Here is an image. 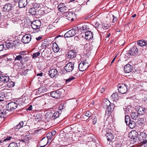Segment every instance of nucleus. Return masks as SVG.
Returning <instances> with one entry per match:
<instances>
[{
    "instance_id": "nucleus-14",
    "label": "nucleus",
    "mask_w": 147,
    "mask_h": 147,
    "mask_svg": "<svg viewBox=\"0 0 147 147\" xmlns=\"http://www.w3.org/2000/svg\"><path fill=\"white\" fill-rule=\"evenodd\" d=\"M138 134V133L136 131H131L129 134V137L130 138L135 140L134 141H136L138 138L137 136Z\"/></svg>"
},
{
    "instance_id": "nucleus-34",
    "label": "nucleus",
    "mask_w": 147,
    "mask_h": 147,
    "mask_svg": "<svg viewBox=\"0 0 147 147\" xmlns=\"http://www.w3.org/2000/svg\"><path fill=\"white\" fill-rule=\"evenodd\" d=\"M114 104L111 103V105L107 108L106 111H107L108 112H111L114 109Z\"/></svg>"
},
{
    "instance_id": "nucleus-50",
    "label": "nucleus",
    "mask_w": 147,
    "mask_h": 147,
    "mask_svg": "<svg viewBox=\"0 0 147 147\" xmlns=\"http://www.w3.org/2000/svg\"><path fill=\"white\" fill-rule=\"evenodd\" d=\"M54 138H47L48 141L49 142V144H50L51 142L54 140Z\"/></svg>"
},
{
    "instance_id": "nucleus-61",
    "label": "nucleus",
    "mask_w": 147,
    "mask_h": 147,
    "mask_svg": "<svg viewBox=\"0 0 147 147\" xmlns=\"http://www.w3.org/2000/svg\"><path fill=\"white\" fill-rule=\"evenodd\" d=\"M117 56H115L114 57V58H113V60H112L111 63V64H112V63H113V62H114L115 60V59H116V57Z\"/></svg>"
},
{
    "instance_id": "nucleus-11",
    "label": "nucleus",
    "mask_w": 147,
    "mask_h": 147,
    "mask_svg": "<svg viewBox=\"0 0 147 147\" xmlns=\"http://www.w3.org/2000/svg\"><path fill=\"white\" fill-rule=\"evenodd\" d=\"M61 92L59 90L53 91L51 92L50 94L51 97L55 98H59L61 97Z\"/></svg>"
},
{
    "instance_id": "nucleus-63",
    "label": "nucleus",
    "mask_w": 147,
    "mask_h": 147,
    "mask_svg": "<svg viewBox=\"0 0 147 147\" xmlns=\"http://www.w3.org/2000/svg\"><path fill=\"white\" fill-rule=\"evenodd\" d=\"M111 35V34L110 33H109L108 35H107L106 37L107 38H108Z\"/></svg>"
},
{
    "instance_id": "nucleus-4",
    "label": "nucleus",
    "mask_w": 147,
    "mask_h": 147,
    "mask_svg": "<svg viewBox=\"0 0 147 147\" xmlns=\"http://www.w3.org/2000/svg\"><path fill=\"white\" fill-rule=\"evenodd\" d=\"M78 29L77 27H74V28L70 30L67 32L64 35L65 37H70L74 36L76 34V30Z\"/></svg>"
},
{
    "instance_id": "nucleus-47",
    "label": "nucleus",
    "mask_w": 147,
    "mask_h": 147,
    "mask_svg": "<svg viewBox=\"0 0 147 147\" xmlns=\"http://www.w3.org/2000/svg\"><path fill=\"white\" fill-rule=\"evenodd\" d=\"M52 134L51 133V132H49L47 134V138H54L53 136H52Z\"/></svg>"
},
{
    "instance_id": "nucleus-8",
    "label": "nucleus",
    "mask_w": 147,
    "mask_h": 147,
    "mask_svg": "<svg viewBox=\"0 0 147 147\" xmlns=\"http://www.w3.org/2000/svg\"><path fill=\"white\" fill-rule=\"evenodd\" d=\"M74 67L73 63L70 62L67 63L64 67L65 70L67 72H70L72 71Z\"/></svg>"
},
{
    "instance_id": "nucleus-24",
    "label": "nucleus",
    "mask_w": 147,
    "mask_h": 147,
    "mask_svg": "<svg viewBox=\"0 0 147 147\" xmlns=\"http://www.w3.org/2000/svg\"><path fill=\"white\" fill-rule=\"evenodd\" d=\"M137 44L140 46H144L147 45V41L145 40H141L137 41Z\"/></svg>"
},
{
    "instance_id": "nucleus-43",
    "label": "nucleus",
    "mask_w": 147,
    "mask_h": 147,
    "mask_svg": "<svg viewBox=\"0 0 147 147\" xmlns=\"http://www.w3.org/2000/svg\"><path fill=\"white\" fill-rule=\"evenodd\" d=\"M91 113L89 111H87L86 112L84 116L85 117H88L87 118V119H88V118L91 116Z\"/></svg>"
},
{
    "instance_id": "nucleus-41",
    "label": "nucleus",
    "mask_w": 147,
    "mask_h": 147,
    "mask_svg": "<svg viewBox=\"0 0 147 147\" xmlns=\"http://www.w3.org/2000/svg\"><path fill=\"white\" fill-rule=\"evenodd\" d=\"M23 57L22 55H16V57L15 58V60L16 61H21L23 59Z\"/></svg>"
},
{
    "instance_id": "nucleus-23",
    "label": "nucleus",
    "mask_w": 147,
    "mask_h": 147,
    "mask_svg": "<svg viewBox=\"0 0 147 147\" xmlns=\"http://www.w3.org/2000/svg\"><path fill=\"white\" fill-rule=\"evenodd\" d=\"M38 90L37 91V93L39 94H40L41 93L45 92L47 91L46 87L43 86H41Z\"/></svg>"
},
{
    "instance_id": "nucleus-44",
    "label": "nucleus",
    "mask_w": 147,
    "mask_h": 147,
    "mask_svg": "<svg viewBox=\"0 0 147 147\" xmlns=\"http://www.w3.org/2000/svg\"><path fill=\"white\" fill-rule=\"evenodd\" d=\"M118 93L117 92H115L113 93L111 95V97L113 98H117L118 97Z\"/></svg>"
},
{
    "instance_id": "nucleus-55",
    "label": "nucleus",
    "mask_w": 147,
    "mask_h": 147,
    "mask_svg": "<svg viewBox=\"0 0 147 147\" xmlns=\"http://www.w3.org/2000/svg\"><path fill=\"white\" fill-rule=\"evenodd\" d=\"M109 27V26H107V25L105 26V25H104L103 26V28L104 29H107Z\"/></svg>"
},
{
    "instance_id": "nucleus-19",
    "label": "nucleus",
    "mask_w": 147,
    "mask_h": 147,
    "mask_svg": "<svg viewBox=\"0 0 147 147\" xmlns=\"http://www.w3.org/2000/svg\"><path fill=\"white\" fill-rule=\"evenodd\" d=\"M124 71L125 73H129L132 70V67L129 64H127L124 67Z\"/></svg>"
},
{
    "instance_id": "nucleus-40",
    "label": "nucleus",
    "mask_w": 147,
    "mask_h": 147,
    "mask_svg": "<svg viewBox=\"0 0 147 147\" xmlns=\"http://www.w3.org/2000/svg\"><path fill=\"white\" fill-rule=\"evenodd\" d=\"M8 147H18L17 143L12 142L9 144Z\"/></svg>"
},
{
    "instance_id": "nucleus-7",
    "label": "nucleus",
    "mask_w": 147,
    "mask_h": 147,
    "mask_svg": "<svg viewBox=\"0 0 147 147\" xmlns=\"http://www.w3.org/2000/svg\"><path fill=\"white\" fill-rule=\"evenodd\" d=\"M2 9L4 11L7 13L11 12L13 10L12 5L11 4L7 3L3 5Z\"/></svg>"
},
{
    "instance_id": "nucleus-28",
    "label": "nucleus",
    "mask_w": 147,
    "mask_h": 147,
    "mask_svg": "<svg viewBox=\"0 0 147 147\" xmlns=\"http://www.w3.org/2000/svg\"><path fill=\"white\" fill-rule=\"evenodd\" d=\"M45 116L46 118L50 119L52 118L53 119V111H49L47 112Z\"/></svg>"
},
{
    "instance_id": "nucleus-6",
    "label": "nucleus",
    "mask_w": 147,
    "mask_h": 147,
    "mask_svg": "<svg viewBox=\"0 0 147 147\" xmlns=\"http://www.w3.org/2000/svg\"><path fill=\"white\" fill-rule=\"evenodd\" d=\"M118 87V90L120 93L123 94L125 93L127 90V86L123 84H119Z\"/></svg>"
},
{
    "instance_id": "nucleus-51",
    "label": "nucleus",
    "mask_w": 147,
    "mask_h": 147,
    "mask_svg": "<svg viewBox=\"0 0 147 147\" xmlns=\"http://www.w3.org/2000/svg\"><path fill=\"white\" fill-rule=\"evenodd\" d=\"M113 22L114 23L117 20V18L116 17L114 16L113 15Z\"/></svg>"
},
{
    "instance_id": "nucleus-29",
    "label": "nucleus",
    "mask_w": 147,
    "mask_h": 147,
    "mask_svg": "<svg viewBox=\"0 0 147 147\" xmlns=\"http://www.w3.org/2000/svg\"><path fill=\"white\" fill-rule=\"evenodd\" d=\"M105 101H104L103 103V105L104 107V108H107L109 106L111 103L108 100L106 99L105 100Z\"/></svg>"
},
{
    "instance_id": "nucleus-62",
    "label": "nucleus",
    "mask_w": 147,
    "mask_h": 147,
    "mask_svg": "<svg viewBox=\"0 0 147 147\" xmlns=\"http://www.w3.org/2000/svg\"><path fill=\"white\" fill-rule=\"evenodd\" d=\"M91 16H86L85 17V20H87L88 19V18H90V17H91Z\"/></svg>"
},
{
    "instance_id": "nucleus-52",
    "label": "nucleus",
    "mask_w": 147,
    "mask_h": 147,
    "mask_svg": "<svg viewBox=\"0 0 147 147\" xmlns=\"http://www.w3.org/2000/svg\"><path fill=\"white\" fill-rule=\"evenodd\" d=\"M142 146L144 147H147V140L146 142H144L142 144Z\"/></svg>"
},
{
    "instance_id": "nucleus-49",
    "label": "nucleus",
    "mask_w": 147,
    "mask_h": 147,
    "mask_svg": "<svg viewBox=\"0 0 147 147\" xmlns=\"http://www.w3.org/2000/svg\"><path fill=\"white\" fill-rule=\"evenodd\" d=\"M4 48L3 44L0 45V51H3Z\"/></svg>"
},
{
    "instance_id": "nucleus-37",
    "label": "nucleus",
    "mask_w": 147,
    "mask_h": 147,
    "mask_svg": "<svg viewBox=\"0 0 147 147\" xmlns=\"http://www.w3.org/2000/svg\"><path fill=\"white\" fill-rule=\"evenodd\" d=\"M24 124L23 122V121H21L15 126V128L16 129H19L23 127Z\"/></svg>"
},
{
    "instance_id": "nucleus-58",
    "label": "nucleus",
    "mask_w": 147,
    "mask_h": 147,
    "mask_svg": "<svg viewBox=\"0 0 147 147\" xmlns=\"http://www.w3.org/2000/svg\"><path fill=\"white\" fill-rule=\"evenodd\" d=\"M25 53V51H21L20 52L19 54L20 55H23Z\"/></svg>"
},
{
    "instance_id": "nucleus-5",
    "label": "nucleus",
    "mask_w": 147,
    "mask_h": 147,
    "mask_svg": "<svg viewBox=\"0 0 147 147\" xmlns=\"http://www.w3.org/2000/svg\"><path fill=\"white\" fill-rule=\"evenodd\" d=\"M89 65L86 60L82 61L79 65V69L81 71H84L88 68Z\"/></svg>"
},
{
    "instance_id": "nucleus-38",
    "label": "nucleus",
    "mask_w": 147,
    "mask_h": 147,
    "mask_svg": "<svg viewBox=\"0 0 147 147\" xmlns=\"http://www.w3.org/2000/svg\"><path fill=\"white\" fill-rule=\"evenodd\" d=\"M53 119H55L57 118L59 115V113L58 111L54 112L53 111Z\"/></svg>"
},
{
    "instance_id": "nucleus-20",
    "label": "nucleus",
    "mask_w": 147,
    "mask_h": 147,
    "mask_svg": "<svg viewBox=\"0 0 147 147\" xmlns=\"http://www.w3.org/2000/svg\"><path fill=\"white\" fill-rule=\"evenodd\" d=\"M27 4V0H20L19 2V6L20 8H23Z\"/></svg>"
},
{
    "instance_id": "nucleus-21",
    "label": "nucleus",
    "mask_w": 147,
    "mask_h": 147,
    "mask_svg": "<svg viewBox=\"0 0 147 147\" xmlns=\"http://www.w3.org/2000/svg\"><path fill=\"white\" fill-rule=\"evenodd\" d=\"M76 53L74 50H70L67 53L68 57L69 59H72L76 57Z\"/></svg>"
},
{
    "instance_id": "nucleus-15",
    "label": "nucleus",
    "mask_w": 147,
    "mask_h": 147,
    "mask_svg": "<svg viewBox=\"0 0 147 147\" xmlns=\"http://www.w3.org/2000/svg\"><path fill=\"white\" fill-rule=\"evenodd\" d=\"M57 74V70L53 68L51 69L49 71V75L51 78L55 77Z\"/></svg>"
},
{
    "instance_id": "nucleus-53",
    "label": "nucleus",
    "mask_w": 147,
    "mask_h": 147,
    "mask_svg": "<svg viewBox=\"0 0 147 147\" xmlns=\"http://www.w3.org/2000/svg\"><path fill=\"white\" fill-rule=\"evenodd\" d=\"M56 132L55 131H53L51 132V133L52 134L51 135L52 136L55 135L56 134Z\"/></svg>"
},
{
    "instance_id": "nucleus-26",
    "label": "nucleus",
    "mask_w": 147,
    "mask_h": 147,
    "mask_svg": "<svg viewBox=\"0 0 147 147\" xmlns=\"http://www.w3.org/2000/svg\"><path fill=\"white\" fill-rule=\"evenodd\" d=\"M105 136L107 138V140L109 141H112L113 139V135L110 133H107L105 135Z\"/></svg>"
},
{
    "instance_id": "nucleus-33",
    "label": "nucleus",
    "mask_w": 147,
    "mask_h": 147,
    "mask_svg": "<svg viewBox=\"0 0 147 147\" xmlns=\"http://www.w3.org/2000/svg\"><path fill=\"white\" fill-rule=\"evenodd\" d=\"M128 125L129 127L131 128H134L135 126L136 123L133 120H131L129 121L128 123Z\"/></svg>"
},
{
    "instance_id": "nucleus-3",
    "label": "nucleus",
    "mask_w": 147,
    "mask_h": 147,
    "mask_svg": "<svg viewBox=\"0 0 147 147\" xmlns=\"http://www.w3.org/2000/svg\"><path fill=\"white\" fill-rule=\"evenodd\" d=\"M18 106L17 103L10 102L8 103L6 106V109L8 111H12L16 109Z\"/></svg>"
},
{
    "instance_id": "nucleus-1",
    "label": "nucleus",
    "mask_w": 147,
    "mask_h": 147,
    "mask_svg": "<svg viewBox=\"0 0 147 147\" xmlns=\"http://www.w3.org/2000/svg\"><path fill=\"white\" fill-rule=\"evenodd\" d=\"M0 81L6 83L7 86L9 88L12 87L15 85L14 83L9 80V77L5 75L0 77Z\"/></svg>"
},
{
    "instance_id": "nucleus-57",
    "label": "nucleus",
    "mask_w": 147,
    "mask_h": 147,
    "mask_svg": "<svg viewBox=\"0 0 147 147\" xmlns=\"http://www.w3.org/2000/svg\"><path fill=\"white\" fill-rule=\"evenodd\" d=\"M92 144L91 145L92 147H96V144L94 142H92Z\"/></svg>"
},
{
    "instance_id": "nucleus-60",
    "label": "nucleus",
    "mask_w": 147,
    "mask_h": 147,
    "mask_svg": "<svg viewBox=\"0 0 147 147\" xmlns=\"http://www.w3.org/2000/svg\"><path fill=\"white\" fill-rule=\"evenodd\" d=\"M105 90V89L104 88H103L100 90L101 92L102 93H103Z\"/></svg>"
},
{
    "instance_id": "nucleus-59",
    "label": "nucleus",
    "mask_w": 147,
    "mask_h": 147,
    "mask_svg": "<svg viewBox=\"0 0 147 147\" xmlns=\"http://www.w3.org/2000/svg\"><path fill=\"white\" fill-rule=\"evenodd\" d=\"M43 73L42 72H40V73L38 74H36V76H42V75L43 74Z\"/></svg>"
},
{
    "instance_id": "nucleus-48",
    "label": "nucleus",
    "mask_w": 147,
    "mask_h": 147,
    "mask_svg": "<svg viewBox=\"0 0 147 147\" xmlns=\"http://www.w3.org/2000/svg\"><path fill=\"white\" fill-rule=\"evenodd\" d=\"M75 79L74 77H71L70 78H69L68 79H66L65 81L66 82H69L70 81H71V80H73Z\"/></svg>"
},
{
    "instance_id": "nucleus-45",
    "label": "nucleus",
    "mask_w": 147,
    "mask_h": 147,
    "mask_svg": "<svg viewBox=\"0 0 147 147\" xmlns=\"http://www.w3.org/2000/svg\"><path fill=\"white\" fill-rule=\"evenodd\" d=\"M129 106L126 107L125 106L123 107V109L124 111H125V113H126V115H127V113H128V112L129 111Z\"/></svg>"
},
{
    "instance_id": "nucleus-27",
    "label": "nucleus",
    "mask_w": 147,
    "mask_h": 147,
    "mask_svg": "<svg viewBox=\"0 0 147 147\" xmlns=\"http://www.w3.org/2000/svg\"><path fill=\"white\" fill-rule=\"evenodd\" d=\"M137 109H138V110L137 112L139 115H142L145 113V109L142 107H138Z\"/></svg>"
},
{
    "instance_id": "nucleus-2",
    "label": "nucleus",
    "mask_w": 147,
    "mask_h": 147,
    "mask_svg": "<svg viewBox=\"0 0 147 147\" xmlns=\"http://www.w3.org/2000/svg\"><path fill=\"white\" fill-rule=\"evenodd\" d=\"M31 27L34 29L36 30V32H38L39 31V28L41 25L40 21L39 20H36L31 22Z\"/></svg>"
},
{
    "instance_id": "nucleus-54",
    "label": "nucleus",
    "mask_w": 147,
    "mask_h": 147,
    "mask_svg": "<svg viewBox=\"0 0 147 147\" xmlns=\"http://www.w3.org/2000/svg\"><path fill=\"white\" fill-rule=\"evenodd\" d=\"M32 105H30L29 107L28 108V109H27L28 110H32Z\"/></svg>"
},
{
    "instance_id": "nucleus-32",
    "label": "nucleus",
    "mask_w": 147,
    "mask_h": 147,
    "mask_svg": "<svg viewBox=\"0 0 147 147\" xmlns=\"http://www.w3.org/2000/svg\"><path fill=\"white\" fill-rule=\"evenodd\" d=\"M146 119L144 116H142L138 121L139 124H143L146 122Z\"/></svg>"
},
{
    "instance_id": "nucleus-36",
    "label": "nucleus",
    "mask_w": 147,
    "mask_h": 147,
    "mask_svg": "<svg viewBox=\"0 0 147 147\" xmlns=\"http://www.w3.org/2000/svg\"><path fill=\"white\" fill-rule=\"evenodd\" d=\"M29 12L32 15H35V14H36V9L34 8H31L29 9Z\"/></svg>"
},
{
    "instance_id": "nucleus-56",
    "label": "nucleus",
    "mask_w": 147,
    "mask_h": 147,
    "mask_svg": "<svg viewBox=\"0 0 147 147\" xmlns=\"http://www.w3.org/2000/svg\"><path fill=\"white\" fill-rule=\"evenodd\" d=\"M42 38V37L41 36H38V37L36 38V39L38 41L40 40Z\"/></svg>"
},
{
    "instance_id": "nucleus-64",
    "label": "nucleus",
    "mask_w": 147,
    "mask_h": 147,
    "mask_svg": "<svg viewBox=\"0 0 147 147\" xmlns=\"http://www.w3.org/2000/svg\"><path fill=\"white\" fill-rule=\"evenodd\" d=\"M7 60H9V61H12L13 60L12 59V58H7Z\"/></svg>"
},
{
    "instance_id": "nucleus-13",
    "label": "nucleus",
    "mask_w": 147,
    "mask_h": 147,
    "mask_svg": "<svg viewBox=\"0 0 147 147\" xmlns=\"http://www.w3.org/2000/svg\"><path fill=\"white\" fill-rule=\"evenodd\" d=\"M147 137V135L144 132H142L140 134V135L138 138V140L142 144L144 142H146Z\"/></svg>"
},
{
    "instance_id": "nucleus-18",
    "label": "nucleus",
    "mask_w": 147,
    "mask_h": 147,
    "mask_svg": "<svg viewBox=\"0 0 147 147\" xmlns=\"http://www.w3.org/2000/svg\"><path fill=\"white\" fill-rule=\"evenodd\" d=\"M85 38L88 40H90L93 37V34L91 31H87L85 32Z\"/></svg>"
},
{
    "instance_id": "nucleus-9",
    "label": "nucleus",
    "mask_w": 147,
    "mask_h": 147,
    "mask_svg": "<svg viewBox=\"0 0 147 147\" xmlns=\"http://www.w3.org/2000/svg\"><path fill=\"white\" fill-rule=\"evenodd\" d=\"M31 38V35L26 34L23 36L22 38V41L24 43H28L30 41Z\"/></svg>"
},
{
    "instance_id": "nucleus-46",
    "label": "nucleus",
    "mask_w": 147,
    "mask_h": 147,
    "mask_svg": "<svg viewBox=\"0 0 147 147\" xmlns=\"http://www.w3.org/2000/svg\"><path fill=\"white\" fill-rule=\"evenodd\" d=\"M97 122V119L96 117H92V123L93 124L95 125Z\"/></svg>"
},
{
    "instance_id": "nucleus-16",
    "label": "nucleus",
    "mask_w": 147,
    "mask_h": 147,
    "mask_svg": "<svg viewBox=\"0 0 147 147\" xmlns=\"http://www.w3.org/2000/svg\"><path fill=\"white\" fill-rule=\"evenodd\" d=\"M58 10L60 12L65 13L67 10V7L65 5V4L62 3H61L58 6Z\"/></svg>"
},
{
    "instance_id": "nucleus-31",
    "label": "nucleus",
    "mask_w": 147,
    "mask_h": 147,
    "mask_svg": "<svg viewBox=\"0 0 147 147\" xmlns=\"http://www.w3.org/2000/svg\"><path fill=\"white\" fill-rule=\"evenodd\" d=\"M52 48L54 52H57L59 51V50L58 46L56 43L53 44Z\"/></svg>"
},
{
    "instance_id": "nucleus-17",
    "label": "nucleus",
    "mask_w": 147,
    "mask_h": 147,
    "mask_svg": "<svg viewBox=\"0 0 147 147\" xmlns=\"http://www.w3.org/2000/svg\"><path fill=\"white\" fill-rule=\"evenodd\" d=\"M16 41H13L12 43L10 42L6 43L5 44L6 47V48H7L8 49L13 48L14 47L16 46Z\"/></svg>"
},
{
    "instance_id": "nucleus-25",
    "label": "nucleus",
    "mask_w": 147,
    "mask_h": 147,
    "mask_svg": "<svg viewBox=\"0 0 147 147\" xmlns=\"http://www.w3.org/2000/svg\"><path fill=\"white\" fill-rule=\"evenodd\" d=\"M139 114L136 112H133L131 113V118L134 120H136L138 117Z\"/></svg>"
},
{
    "instance_id": "nucleus-42",
    "label": "nucleus",
    "mask_w": 147,
    "mask_h": 147,
    "mask_svg": "<svg viewBox=\"0 0 147 147\" xmlns=\"http://www.w3.org/2000/svg\"><path fill=\"white\" fill-rule=\"evenodd\" d=\"M49 51L48 50L47 51H44L41 54L42 57H44L45 56H47L48 55V53H49Z\"/></svg>"
},
{
    "instance_id": "nucleus-22",
    "label": "nucleus",
    "mask_w": 147,
    "mask_h": 147,
    "mask_svg": "<svg viewBox=\"0 0 147 147\" xmlns=\"http://www.w3.org/2000/svg\"><path fill=\"white\" fill-rule=\"evenodd\" d=\"M8 112V111L6 109L0 110V117L1 118H5L7 115Z\"/></svg>"
},
{
    "instance_id": "nucleus-35",
    "label": "nucleus",
    "mask_w": 147,
    "mask_h": 147,
    "mask_svg": "<svg viewBox=\"0 0 147 147\" xmlns=\"http://www.w3.org/2000/svg\"><path fill=\"white\" fill-rule=\"evenodd\" d=\"M125 122L127 125H128L127 123L129 122L131 120L130 119V117L128 115V114L126 115V113H125Z\"/></svg>"
},
{
    "instance_id": "nucleus-30",
    "label": "nucleus",
    "mask_w": 147,
    "mask_h": 147,
    "mask_svg": "<svg viewBox=\"0 0 147 147\" xmlns=\"http://www.w3.org/2000/svg\"><path fill=\"white\" fill-rule=\"evenodd\" d=\"M11 139H13V138H12L11 136H7V137H5L2 140H0V144L3 142V141L6 142L9 140H10Z\"/></svg>"
},
{
    "instance_id": "nucleus-39",
    "label": "nucleus",
    "mask_w": 147,
    "mask_h": 147,
    "mask_svg": "<svg viewBox=\"0 0 147 147\" xmlns=\"http://www.w3.org/2000/svg\"><path fill=\"white\" fill-rule=\"evenodd\" d=\"M40 52L39 51L37 53H33L32 55V57L33 59L37 58L39 57L40 54Z\"/></svg>"
},
{
    "instance_id": "nucleus-12",
    "label": "nucleus",
    "mask_w": 147,
    "mask_h": 147,
    "mask_svg": "<svg viewBox=\"0 0 147 147\" xmlns=\"http://www.w3.org/2000/svg\"><path fill=\"white\" fill-rule=\"evenodd\" d=\"M77 28L78 30H80L82 33H85L87 30L89 29L88 26L86 24H84L82 26H81L80 25H79L77 26Z\"/></svg>"
},
{
    "instance_id": "nucleus-10",
    "label": "nucleus",
    "mask_w": 147,
    "mask_h": 147,
    "mask_svg": "<svg viewBox=\"0 0 147 147\" xmlns=\"http://www.w3.org/2000/svg\"><path fill=\"white\" fill-rule=\"evenodd\" d=\"M138 50L137 47L134 46L130 48L129 53L131 55L135 56L138 54Z\"/></svg>"
}]
</instances>
